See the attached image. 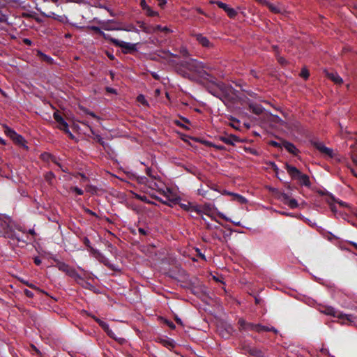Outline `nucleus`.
<instances>
[{
  "label": "nucleus",
  "mask_w": 357,
  "mask_h": 357,
  "mask_svg": "<svg viewBox=\"0 0 357 357\" xmlns=\"http://www.w3.org/2000/svg\"><path fill=\"white\" fill-rule=\"evenodd\" d=\"M247 150H248L251 153L254 154V155H257V152L256 150L255 149H252L251 148H249Z\"/></svg>",
  "instance_id": "774afa93"
},
{
  "label": "nucleus",
  "mask_w": 357,
  "mask_h": 357,
  "mask_svg": "<svg viewBox=\"0 0 357 357\" xmlns=\"http://www.w3.org/2000/svg\"><path fill=\"white\" fill-rule=\"evenodd\" d=\"M250 74L255 78H259L257 72L255 70H250Z\"/></svg>",
  "instance_id": "e2e57ef3"
},
{
  "label": "nucleus",
  "mask_w": 357,
  "mask_h": 357,
  "mask_svg": "<svg viewBox=\"0 0 357 357\" xmlns=\"http://www.w3.org/2000/svg\"><path fill=\"white\" fill-rule=\"evenodd\" d=\"M220 139L229 145H234V142H239L238 137L233 135H230L229 136H220Z\"/></svg>",
  "instance_id": "2eb2a0df"
},
{
  "label": "nucleus",
  "mask_w": 357,
  "mask_h": 357,
  "mask_svg": "<svg viewBox=\"0 0 357 357\" xmlns=\"http://www.w3.org/2000/svg\"><path fill=\"white\" fill-rule=\"evenodd\" d=\"M4 132L15 144L28 149V147L25 145L26 140L22 136L17 134L13 129L8 126H5Z\"/></svg>",
  "instance_id": "20e7f679"
},
{
  "label": "nucleus",
  "mask_w": 357,
  "mask_h": 357,
  "mask_svg": "<svg viewBox=\"0 0 357 357\" xmlns=\"http://www.w3.org/2000/svg\"><path fill=\"white\" fill-rule=\"evenodd\" d=\"M280 197L282 198V202L284 204V202H288L290 199L289 196L287 194L284 193V192L280 194Z\"/></svg>",
  "instance_id": "a19ab883"
},
{
  "label": "nucleus",
  "mask_w": 357,
  "mask_h": 357,
  "mask_svg": "<svg viewBox=\"0 0 357 357\" xmlns=\"http://www.w3.org/2000/svg\"><path fill=\"white\" fill-rule=\"evenodd\" d=\"M277 59H278V61L281 65L284 66V65L287 64V60L284 57H282V56H277Z\"/></svg>",
  "instance_id": "58836bf2"
},
{
  "label": "nucleus",
  "mask_w": 357,
  "mask_h": 357,
  "mask_svg": "<svg viewBox=\"0 0 357 357\" xmlns=\"http://www.w3.org/2000/svg\"><path fill=\"white\" fill-rule=\"evenodd\" d=\"M153 31H165V32H167V33L171 32V31H170V29L169 28H167V26L162 27L160 25H157L155 27H153Z\"/></svg>",
  "instance_id": "c85d7f7f"
},
{
  "label": "nucleus",
  "mask_w": 357,
  "mask_h": 357,
  "mask_svg": "<svg viewBox=\"0 0 357 357\" xmlns=\"http://www.w3.org/2000/svg\"><path fill=\"white\" fill-rule=\"evenodd\" d=\"M138 231H139V233L140 234H142V235H146V234H147V233H148V232H147V231H146V230H145L144 229H143V228H139Z\"/></svg>",
  "instance_id": "13d9d810"
},
{
  "label": "nucleus",
  "mask_w": 357,
  "mask_h": 357,
  "mask_svg": "<svg viewBox=\"0 0 357 357\" xmlns=\"http://www.w3.org/2000/svg\"><path fill=\"white\" fill-rule=\"evenodd\" d=\"M269 144L274 146V147H281V145L280 144H279L278 142H275V141H271L269 142Z\"/></svg>",
  "instance_id": "09e8293b"
},
{
  "label": "nucleus",
  "mask_w": 357,
  "mask_h": 357,
  "mask_svg": "<svg viewBox=\"0 0 357 357\" xmlns=\"http://www.w3.org/2000/svg\"><path fill=\"white\" fill-rule=\"evenodd\" d=\"M125 30H126V31H134L138 32V29H137L133 26H130L129 28L126 29Z\"/></svg>",
  "instance_id": "0e129e2a"
},
{
  "label": "nucleus",
  "mask_w": 357,
  "mask_h": 357,
  "mask_svg": "<svg viewBox=\"0 0 357 357\" xmlns=\"http://www.w3.org/2000/svg\"><path fill=\"white\" fill-rule=\"evenodd\" d=\"M140 6L144 10L149 7L145 0H140Z\"/></svg>",
  "instance_id": "37998d69"
},
{
  "label": "nucleus",
  "mask_w": 357,
  "mask_h": 357,
  "mask_svg": "<svg viewBox=\"0 0 357 357\" xmlns=\"http://www.w3.org/2000/svg\"><path fill=\"white\" fill-rule=\"evenodd\" d=\"M56 266L60 271L65 272L70 277L75 278L78 283L81 284L80 281L85 283L84 279L77 273L75 269L69 266L68 264L63 262H58ZM86 284H89L86 282Z\"/></svg>",
  "instance_id": "f03ea898"
},
{
  "label": "nucleus",
  "mask_w": 357,
  "mask_h": 357,
  "mask_svg": "<svg viewBox=\"0 0 357 357\" xmlns=\"http://www.w3.org/2000/svg\"><path fill=\"white\" fill-rule=\"evenodd\" d=\"M249 107L251 109V111L257 115L261 114L264 110L263 107L260 105L255 103H250L249 105Z\"/></svg>",
  "instance_id": "6ab92c4d"
},
{
  "label": "nucleus",
  "mask_w": 357,
  "mask_h": 357,
  "mask_svg": "<svg viewBox=\"0 0 357 357\" xmlns=\"http://www.w3.org/2000/svg\"><path fill=\"white\" fill-rule=\"evenodd\" d=\"M166 324L172 329H174L175 327H176L174 324L173 322H172V321H166Z\"/></svg>",
  "instance_id": "864d4df0"
},
{
  "label": "nucleus",
  "mask_w": 357,
  "mask_h": 357,
  "mask_svg": "<svg viewBox=\"0 0 357 357\" xmlns=\"http://www.w3.org/2000/svg\"><path fill=\"white\" fill-rule=\"evenodd\" d=\"M194 36L202 46L206 47H209L211 46V44L208 39L206 37L203 36L201 33L195 34Z\"/></svg>",
  "instance_id": "dca6fc26"
},
{
  "label": "nucleus",
  "mask_w": 357,
  "mask_h": 357,
  "mask_svg": "<svg viewBox=\"0 0 357 357\" xmlns=\"http://www.w3.org/2000/svg\"><path fill=\"white\" fill-rule=\"evenodd\" d=\"M300 76L301 77H303V79H307L309 76H310V73H309V70L305 68H303L302 70H301V72L300 73Z\"/></svg>",
  "instance_id": "c756f323"
},
{
  "label": "nucleus",
  "mask_w": 357,
  "mask_h": 357,
  "mask_svg": "<svg viewBox=\"0 0 357 357\" xmlns=\"http://www.w3.org/2000/svg\"><path fill=\"white\" fill-rule=\"evenodd\" d=\"M58 128L60 130H63L65 132H68V125L65 121L63 122V123L59 124Z\"/></svg>",
  "instance_id": "473e14b6"
},
{
  "label": "nucleus",
  "mask_w": 357,
  "mask_h": 357,
  "mask_svg": "<svg viewBox=\"0 0 357 357\" xmlns=\"http://www.w3.org/2000/svg\"><path fill=\"white\" fill-rule=\"evenodd\" d=\"M324 73L325 75L335 84L341 85L343 84L342 79L339 76L337 72L325 69Z\"/></svg>",
  "instance_id": "1a4fd4ad"
},
{
  "label": "nucleus",
  "mask_w": 357,
  "mask_h": 357,
  "mask_svg": "<svg viewBox=\"0 0 357 357\" xmlns=\"http://www.w3.org/2000/svg\"><path fill=\"white\" fill-rule=\"evenodd\" d=\"M6 22V17L5 15L0 13V22Z\"/></svg>",
  "instance_id": "6e6d98bb"
},
{
  "label": "nucleus",
  "mask_w": 357,
  "mask_h": 357,
  "mask_svg": "<svg viewBox=\"0 0 357 357\" xmlns=\"http://www.w3.org/2000/svg\"><path fill=\"white\" fill-rule=\"evenodd\" d=\"M250 354L255 357H265V353L257 347H252L250 350Z\"/></svg>",
  "instance_id": "412c9836"
},
{
  "label": "nucleus",
  "mask_w": 357,
  "mask_h": 357,
  "mask_svg": "<svg viewBox=\"0 0 357 357\" xmlns=\"http://www.w3.org/2000/svg\"><path fill=\"white\" fill-rule=\"evenodd\" d=\"M54 119L59 123V125L63 123V122L65 121L58 112L54 113Z\"/></svg>",
  "instance_id": "cd10ccee"
},
{
  "label": "nucleus",
  "mask_w": 357,
  "mask_h": 357,
  "mask_svg": "<svg viewBox=\"0 0 357 357\" xmlns=\"http://www.w3.org/2000/svg\"><path fill=\"white\" fill-rule=\"evenodd\" d=\"M96 139H97V141H98L100 144H102V145H103V144H104V142L102 141V137H101L100 135H98V136L96 137Z\"/></svg>",
  "instance_id": "69168bd1"
},
{
  "label": "nucleus",
  "mask_w": 357,
  "mask_h": 357,
  "mask_svg": "<svg viewBox=\"0 0 357 357\" xmlns=\"http://www.w3.org/2000/svg\"><path fill=\"white\" fill-rule=\"evenodd\" d=\"M106 91L109 93H116V90L114 89H112V88H110V87H107L106 88Z\"/></svg>",
  "instance_id": "680f3d73"
},
{
  "label": "nucleus",
  "mask_w": 357,
  "mask_h": 357,
  "mask_svg": "<svg viewBox=\"0 0 357 357\" xmlns=\"http://www.w3.org/2000/svg\"><path fill=\"white\" fill-rule=\"evenodd\" d=\"M70 190L76 192L79 195H82L84 193L83 190L78 187H70Z\"/></svg>",
  "instance_id": "c9c22d12"
},
{
  "label": "nucleus",
  "mask_w": 357,
  "mask_h": 357,
  "mask_svg": "<svg viewBox=\"0 0 357 357\" xmlns=\"http://www.w3.org/2000/svg\"><path fill=\"white\" fill-rule=\"evenodd\" d=\"M24 294H25L27 297H29V298H32V297L33 296V292H31L30 290L25 289V290L24 291Z\"/></svg>",
  "instance_id": "49530a36"
},
{
  "label": "nucleus",
  "mask_w": 357,
  "mask_h": 357,
  "mask_svg": "<svg viewBox=\"0 0 357 357\" xmlns=\"http://www.w3.org/2000/svg\"><path fill=\"white\" fill-rule=\"evenodd\" d=\"M157 200L160 202L161 203L168 205L169 206H172V204L170 203L176 204L177 202V199H167V200H162V199H160L157 197H155Z\"/></svg>",
  "instance_id": "a878e982"
},
{
  "label": "nucleus",
  "mask_w": 357,
  "mask_h": 357,
  "mask_svg": "<svg viewBox=\"0 0 357 357\" xmlns=\"http://www.w3.org/2000/svg\"><path fill=\"white\" fill-rule=\"evenodd\" d=\"M34 263H35L36 265L39 266V265L41 264V260H40V259L39 257H35V258H34Z\"/></svg>",
  "instance_id": "bf43d9fd"
},
{
  "label": "nucleus",
  "mask_w": 357,
  "mask_h": 357,
  "mask_svg": "<svg viewBox=\"0 0 357 357\" xmlns=\"http://www.w3.org/2000/svg\"><path fill=\"white\" fill-rule=\"evenodd\" d=\"M97 323L105 331H108V329L109 328V325L100 319H97Z\"/></svg>",
  "instance_id": "7c9ffc66"
},
{
  "label": "nucleus",
  "mask_w": 357,
  "mask_h": 357,
  "mask_svg": "<svg viewBox=\"0 0 357 357\" xmlns=\"http://www.w3.org/2000/svg\"><path fill=\"white\" fill-rule=\"evenodd\" d=\"M21 282H22L23 284H26V286H28L29 287H30V288H31V289H36V290H37V291H38L43 292V293H44V294H46L45 291H43L40 290L38 287H37L36 286H35V285H34L33 284H32V283H29L28 281H25V280H21Z\"/></svg>",
  "instance_id": "bb28decb"
},
{
  "label": "nucleus",
  "mask_w": 357,
  "mask_h": 357,
  "mask_svg": "<svg viewBox=\"0 0 357 357\" xmlns=\"http://www.w3.org/2000/svg\"><path fill=\"white\" fill-rule=\"evenodd\" d=\"M180 53L183 55V56L188 57L190 54L188 50L185 47H181L180 50Z\"/></svg>",
  "instance_id": "4c0bfd02"
},
{
  "label": "nucleus",
  "mask_w": 357,
  "mask_h": 357,
  "mask_svg": "<svg viewBox=\"0 0 357 357\" xmlns=\"http://www.w3.org/2000/svg\"><path fill=\"white\" fill-rule=\"evenodd\" d=\"M138 102H141L142 105H148V102L145 99V97L143 95H139L137 98Z\"/></svg>",
  "instance_id": "f704fd0d"
},
{
  "label": "nucleus",
  "mask_w": 357,
  "mask_h": 357,
  "mask_svg": "<svg viewBox=\"0 0 357 357\" xmlns=\"http://www.w3.org/2000/svg\"><path fill=\"white\" fill-rule=\"evenodd\" d=\"M158 2V6L161 8L167 3V0H156Z\"/></svg>",
  "instance_id": "de8ad7c7"
},
{
  "label": "nucleus",
  "mask_w": 357,
  "mask_h": 357,
  "mask_svg": "<svg viewBox=\"0 0 357 357\" xmlns=\"http://www.w3.org/2000/svg\"><path fill=\"white\" fill-rule=\"evenodd\" d=\"M137 24H139V26L142 29V30L146 33H150L151 31L145 25V24L143 22H137Z\"/></svg>",
  "instance_id": "72a5a7b5"
},
{
  "label": "nucleus",
  "mask_w": 357,
  "mask_h": 357,
  "mask_svg": "<svg viewBox=\"0 0 357 357\" xmlns=\"http://www.w3.org/2000/svg\"><path fill=\"white\" fill-rule=\"evenodd\" d=\"M174 124H176V126H179V127H181L183 128H184L185 130H189V127H188L187 126L183 124L180 121L178 120H174Z\"/></svg>",
  "instance_id": "e433bc0d"
},
{
  "label": "nucleus",
  "mask_w": 357,
  "mask_h": 357,
  "mask_svg": "<svg viewBox=\"0 0 357 357\" xmlns=\"http://www.w3.org/2000/svg\"><path fill=\"white\" fill-rule=\"evenodd\" d=\"M84 243L89 248H90V241L88 238L85 237L84 239Z\"/></svg>",
  "instance_id": "052dcab7"
},
{
  "label": "nucleus",
  "mask_w": 357,
  "mask_h": 357,
  "mask_svg": "<svg viewBox=\"0 0 357 357\" xmlns=\"http://www.w3.org/2000/svg\"><path fill=\"white\" fill-rule=\"evenodd\" d=\"M286 169L292 179L298 180L301 184L310 187L311 185L310 178L307 174H302L296 167L291 166L287 163L285 165Z\"/></svg>",
  "instance_id": "f257e3e1"
},
{
  "label": "nucleus",
  "mask_w": 357,
  "mask_h": 357,
  "mask_svg": "<svg viewBox=\"0 0 357 357\" xmlns=\"http://www.w3.org/2000/svg\"><path fill=\"white\" fill-rule=\"evenodd\" d=\"M45 16L47 17L53 18L61 22H63L66 18L64 15H57L54 13H50L48 15H45Z\"/></svg>",
  "instance_id": "4be33fe9"
},
{
  "label": "nucleus",
  "mask_w": 357,
  "mask_h": 357,
  "mask_svg": "<svg viewBox=\"0 0 357 357\" xmlns=\"http://www.w3.org/2000/svg\"><path fill=\"white\" fill-rule=\"evenodd\" d=\"M266 4L272 13H282V9L280 7H278V6H275V5L270 3H266Z\"/></svg>",
  "instance_id": "5701e85b"
},
{
  "label": "nucleus",
  "mask_w": 357,
  "mask_h": 357,
  "mask_svg": "<svg viewBox=\"0 0 357 357\" xmlns=\"http://www.w3.org/2000/svg\"><path fill=\"white\" fill-rule=\"evenodd\" d=\"M204 143L209 146H214L217 149H223V146H216V145H213L212 143L211 142H204Z\"/></svg>",
  "instance_id": "c03bdc74"
},
{
  "label": "nucleus",
  "mask_w": 357,
  "mask_h": 357,
  "mask_svg": "<svg viewBox=\"0 0 357 357\" xmlns=\"http://www.w3.org/2000/svg\"><path fill=\"white\" fill-rule=\"evenodd\" d=\"M106 333L112 338L114 339V340H117V337H116L114 333L109 328L108 331H105Z\"/></svg>",
  "instance_id": "79ce46f5"
},
{
  "label": "nucleus",
  "mask_w": 357,
  "mask_h": 357,
  "mask_svg": "<svg viewBox=\"0 0 357 357\" xmlns=\"http://www.w3.org/2000/svg\"><path fill=\"white\" fill-rule=\"evenodd\" d=\"M179 206L183 210L188 212H195L197 213V214H201L202 213V211L199 206L192 205V204L190 202H188L186 204L181 203L179 204Z\"/></svg>",
  "instance_id": "9b49d317"
},
{
  "label": "nucleus",
  "mask_w": 357,
  "mask_h": 357,
  "mask_svg": "<svg viewBox=\"0 0 357 357\" xmlns=\"http://www.w3.org/2000/svg\"><path fill=\"white\" fill-rule=\"evenodd\" d=\"M255 326H256V328H255V331H256L257 333H261L262 331H266V332L271 331L275 334L278 333V330L275 329L274 327H268V326H262L260 324H256Z\"/></svg>",
  "instance_id": "f3484780"
},
{
  "label": "nucleus",
  "mask_w": 357,
  "mask_h": 357,
  "mask_svg": "<svg viewBox=\"0 0 357 357\" xmlns=\"http://www.w3.org/2000/svg\"><path fill=\"white\" fill-rule=\"evenodd\" d=\"M225 193L232 196L233 197L232 200L236 201L240 204H245L247 202L246 199L241 195H239L238 194H234L233 192H227V191H225Z\"/></svg>",
  "instance_id": "a211bd4d"
},
{
  "label": "nucleus",
  "mask_w": 357,
  "mask_h": 357,
  "mask_svg": "<svg viewBox=\"0 0 357 357\" xmlns=\"http://www.w3.org/2000/svg\"><path fill=\"white\" fill-rule=\"evenodd\" d=\"M181 66L192 72H199V69L204 68L203 63L195 59H190L186 61H182Z\"/></svg>",
  "instance_id": "423d86ee"
},
{
  "label": "nucleus",
  "mask_w": 357,
  "mask_h": 357,
  "mask_svg": "<svg viewBox=\"0 0 357 357\" xmlns=\"http://www.w3.org/2000/svg\"><path fill=\"white\" fill-rule=\"evenodd\" d=\"M164 346L174 347V344L169 341L164 340Z\"/></svg>",
  "instance_id": "3c124183"
},
{
  "label": "nucleus",
  "mask_w": 357,
  "mask_h": 357,
  "mask_svg": "<svg viewBox=\"0 0 357 357\" xmlns=\"http://www.w3.org/2000/svg\"><path fill=\"white\" fill-rule=\"evenodd\" d=\"M252 347L247 344L245 342H241L239 344V349L245 352H248L250 354V350H251Z\"/></svg>",
  "instance_id": "b1692460"
},
{
  "label": "nucleus",
  "mask_w": 357,
  "mask_h": 357,
  "mask_svg": "<svg viewBox=\"0 0 357 357\" xmlns=\"http://www.w3.org/2000/svg\"><path fill=\"white\" fill-rule=\"evenodd\" d=\"M321 312L325 314L337 317L342 320H347L350 324L354 322V318L351 314H345L341 312H337L333 307L330 306L324 307V310H322Z\"/></svg>",
  "instance_id": "7ed1b4c3"
},
{
  "label": "nucleus",
  "mask_w": 357,
  "mask_h": 357,
  "mask_svg": "<svg viewBox=\"0 0 357 357\" xmlns=\"http://www.w3.org/2000/svg\"><path fill=\"white\" fill-rule=\"evenodd\" d=\"M89 115L91 116L93 118L96 119H100V118H99L98 116H96V115L95 114V113H93V112H89Z\"/></svg>",
  "instance_id": "338daca9"
},
{
  "label": "nucleus",
  "mask_w": 357,
  "mask_h": 357,
  "mask_svg": "<svg viewBox=\"0 0 357 357\" xmlns=\"http://www.w3.org/2000/svg\"><path fill=\"white\" fill-rule=\"evenodd\" d=\"M109 41H111L116 46L121 47L123 49L122 52L124 54L131 53L132 52L137 50L136 44L121 41L113 38H109Z\"/></svg>",
  "instance_id": "39448f33"
},
{
  "label": "nucleus",
  "mask_w": 357,
  "mask_h": 357,
  "mask_svg": "<svg viewBox=\"0 0 357 357\" xmlns=\"http://www.w3.org/2000/svg\"><path fill=\"white\" fill-rule=\"evenodd\" d=\"M54 178V174H53L52 172H47V173L45 174V179H46L47 181H50H50H51V180H52V178Z\"/></svg>",
  "instance_id": "ea45409f"
},
{
  "label": "nucleus",
  "mask_w": 357,
  "mask_h": 357,
  "mask_svg": "<svg viewBox=\"0 0 357 357\" xmlns=\"http://www.w3.org/2000/svg\"><path fill=\"white\" fill-rule=\"evenodd\" d=\"M311 144L321 153L325 155L332 158L335 156V153L332 149L328 148L325 146V145L322 142L311 141Z\"/></svg>",
  "instance_id": "0eeeda50"
},
{
  "label": "nucleus",
  "mask_w": 357,
  "mask_h": 357,
  "mask_svg": "<svg viewBox=\"0 0 357 357\" xmlns=\"http://www.w3.org/2000/svg\"><path fill=\"white\" fill-rule=\"evenodd\" d=\"M234 331V330L233 327L231 325L228 324L226 325L225 327H220L219 328V333L223 338L227 339L231 335Z\"/></svg>",
  "instance_id": "f8f14e48"
},
{
  "label": "nucleus",
  "mask_w": 357,
  "mask_h": 357,
  "mask_svg": "<svg viewBox=\"0 0 357 357\" xmlns=\"http://www.w3.org/2000/svg\"><path fill=\"white\" fill-rule=\"evenodd\" d=\"M84 211H85L86 213H88V214H89V215H93V216L97 217L96 213H94L93 211H92L91 210L89 209V208H85V209H84Z\"/></svg>",
  "instance_id": "8fccbe9b"
},
{
  "label": "nucleus",
  "mask_w": 357,
  "mask_h": 357,
  "mask_svg": "<svg viewBox=\"0 0 357 357\" xmlns=\"http://www.w3.org/2000/svg\"><path fill=\"white\" fill-rule=\"evenodd\" d=\"M238 330L240 331H255V325L252 323L247 322L244 319L240 318L238 321Z\"/></svg>",
  "instance_id": "9d476101"
},
{
  "label": "nucleus",
  "mask_w": 357,
  "mask_h": 357,
  "mask_svg": "<svg viewBox=\"0 0 357 357\" xmlns=\"http://www.w3.org/2000/svg\"><path fill=\"white\" fill-rule=\"evenodd\" d=\"M145 10L146 12L147 15H149V16H151V17L158 16V13L157 11H153L151 8L150 6L148 8H146Z\"/></svg>",
  "instance_id": "2f4dec72"
},
{
  "label": "nucleus",
  "mask_w": 357,
  "mask_h": 357,
  "mask_svg": "<svg viewBox=\"0 0 357 357\" xmlns=\"http://www.w3.org/2000/svg\"><path fill=\"white\" fill-rule=\"evenodd\" d=\"M210 3L216 4L219 8L223 9L230 18H235L237 15V12L234 8L229 7L227 4L222 1H211Z\"/></svg>",
  "instance_id": "6e6552de"
},
{
  "label": "nucleus",
  "mask_w": 357,
  "mask_h": 357,
  "mask_svg": "<svg viewBox=\"0 0 357 357\" xmlns=\"http://www.w3.org/2000/svg\"><path fill=\"white\" fill-rule=\"evenodd\" d=\"M87 29H90V30L96 31L99 35L102 36L105 40H109V38H112L109 36L105 34L102 31H101V29L99 27H98V26H87Z\"/></svg>",
  "instance_id": "aec40b11"
},
{
  "label": "nucleus",
  "mask_w": 357,
  "mask_h": 357,
  "mask_svg": "<svg viewBox=\"0 0 357 357\" xmlns=\"http://www.w3.org/2000/svg\"><path fill=\"white\" fill-rule=\"evenodd\" d=\"M195 10L198 13H200V14H202V15H204L206 16V14L203 11V10L199 7H196L195 8Z\"/></svg>",
  "instance_id": "4d7b16f0"
},
{
  "label": "nucleus",
  "mask_w": 357,
  "mask_h": 357,
  "mask_svg": "<svg viewBox=\"0 0 357 357\" xmlns=\"http://www.w3.org/2000/svg\"><path fill=\"white\" fill-rule=\"evenodd\" d=\"M291 208H295L298 206V202L295 199H290L288 202H284Z\"/></svg>",
  "instance_id": "393cba45"
},
{
  "label": "nucleus",
  "mask_w": 357,
  "mask_h": 357,
  "mask_svg": "<svg viewBox=\"0 0 357 357\" xmlns=\"http://www.w3.org/2000/svg\"><path fill=\"white\" fill-rule=\"evenodd\" d=\"M282 146L284 147L289 153L296 155L299 151L298 149L291 142L287 141H283L282 142Z\"/></svg>",
  "instance_id": "ddd939ff"
},
{
  "label": "nucleus",
  "mask_w": 357,
  "mask_h": 357,
  "mask_svg": "<svg viewBox=\"0 0 357 357\" xmlns=\"http://www.w3.org/2000/svg\"><path fill=\"white\" fill-rule=\"evenodd\" d=\"M351 158L354 163L357 166V153L353 154Z\"/></svg>",
  "instance_id": "5fc2aeb1"
},
{
  "label": "nucleus",
  "mask_w": 357,
  "mask_h": 357,
  "mask_svg": "<svg viewBox=\"0 0 357 357\" xmlns=\"http://www.w3.org/2000/svg\"><path fill=\"white\" fill-rule=\"evenodd\" d=\"M98 23L101 25V28L105 30H118L119 28L116 27L115 24H116L114 21H107V22H100Z\"/></svg>",
  "instance_id": "4468645a"
},
{
  "label": "nucleus",
  "mask_w": 357,
  "mask_h": 357,
  "mask_svg": "<svg viewBox=\"0 0 357 357\" xmlns=\"http://www.w3.org/2000/svg\"><path fill=\"white\" fill-rule=\"evenodd\" d=\"M83 312L85 313L86 315L92 317L96 322H97V319H99L98 317H96V316L94 315H92L90 313H89L86 310H83Z\"/></svg>",
  "instance_id": "603ef678"
},
{
  "label": "nucleus",
  "mask_w": 357,
  "mask_h": 357,
  "mask_svg": "<svg viewBox=\"0 0 357 357\" xmlns=\"http://www.w3.org/2000/svg\"><path fill=\"white\" fill-rule=\"evenodd\" d=\"M270 165H271V167H272L273 171L275 172L276 175H278L279 169H278L277 165L273 162H270Z\"/></svg>",
  "instance_id": "a18cd8bd"
}]
</instances>
